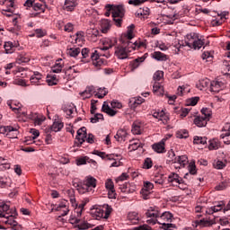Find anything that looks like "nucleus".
Listing matches in <instances>:
<instances>
[{
    "mask_svg": "<svg viewBox=\"0 0 230 230\" xmlns=\"http://www.w3.org/2000/svg\"><path fill=\"white\" fill-rule=\"evenodd\" d=\"M52 73H60L62 71V65L60 63H56L52 68H51Z\"/></svg>",
    "mask_w": 230,
    "mask_h": 230,
    "instance_id": "48",
    "label": "nucleus"
},
{
    "mask_svg": "<svg viewBox=\"0 0 230 230\" xmlns=\"http://www.w3.org/2000/svg\"><path fill=\"white\" fill-rule=\"evenodd\" d=\"M75 139L78 141L76 146H82V144L85 143V139H87V128L85 127H83L77 130Z\"/></svg>",
    "mask_w": 230,
    "mask_h": 230,
    "instance_id": "6",
    "label": "nucleus"
},
{
    "mask_svg": "<svg viewBox=\"0 0 230 230\" xmlns=\"http://www.w3.org/2000/svg\"><path fill=\"white\" fill-rule=\"evenodd\" d=\"M47 84L49 85H57L58 84V79L57 78V75H47Z\"/></svg>",
    "mask_w": 230,
    "mask_h": 230,
    "instance_id": "26",
    "label": "nucleus"
},
{
    "mask_svg": "<svg viewBox=\"0 0 230 230\" xmlns=\"http://www.w3.org/2000/svg\"><path fill=\"white\" fill-rule=\"evenodd\" d=\"M199 100H200V98L192 97V98L189 99L188 105H191V107H195V105H197V103H199Z\"/></svg>",
    "mask_w": 230,
    "mask_h": 230,
    "instance_id": "50",
    "label": "nucleus"
},
{
    "mask_svg": "<svg viewBox=\"0 0 230 230\" xmlns=\"http://www.w3.org/2000/svg\"><path fill=\"white\" fill-rule=\"evenodd\" d=\"M125 137H127V131L125 129H119L115 135V139L118 141H125Z\"/></svg>",
    "mask_w": 230,
    "mask_h": 230,
    "instance_id": "23",
    "label": "nucleus"
},
{
    "mask_svg": "<svg viewBox=\"0 0 230 230\" xmlns=\"http://www.w3.org/2000/svg\"><path fill=\"white\" fill-rule=\"evenodd\" d=\"M31 132L32 133V140L33 139H37V137H39V136H40V133L39 132L38 129L32 128L31 129Z\"/></svg>",
    "mask_w": 230,
    "mask_h": 230,
    "instance_id": "63",
    "label": "nucleus"
},
{
    "mask_svg": "<svg viewBox=\"0 0 230 230\" xmlns=\"http://www.w3.org/2000/svg\"><path fill=\"white\" fill-rule=\"evenodd\" d=\"M194 145H206L208 143V137H195L193 140Z\"/></svg>",
    "mask_w": 230,
    "mask_h": 230,
    "instance_id": "29",
    "label": "nucleus"
},
{
    "mask_svg": "<svg viewBox=\"0 0 230 230\" xmlns=\"http://www.w3.org/2000/svg\"><path fill=\"white\" fill-rule=\"evenodd\" d=\"M111 108L112 109H121V107H123V105L121 104V102H118V101H112L111 102Z\"/></svg>",
    "mask_w": 230,
    "mask_h": 230,
    "instance_id": "53",
    "label": "nucleus"
},
{
    "mask_svg": "<svg viewBox=\"0 0 230 230\" xmlns=\"http://www.w3.org/2000/svg\"><path fill=\"white\" fill-rule=\"evenodd\" d=\"M100 56H102V54L98 53V50H94V52L91 54L90 58L93 61L95 67H100V66H103L105 63V60L100 58Z\"/></svg>",
    "mask_w": 230,
    "mask_h": 230,
    "instance_id": "8",
    "label": "nucleus"
},
{
    "mask_svg": "<svg viewBox=\"0 0 230 230\" xmlns=\"http://www.w3.org/2000/svg\"><path fill=\"white\" fill-rule=\"evenodd\" d=\"M0 134H6L11 139H17V136H19V126L14 128L12 126L0 127Z\"/></svg>",
    "mask_w": 230,
    "mask_h": 230,
    "instance_id": "2",
    "label": "nucleus"
},
{
    "mask_svg": "<svg viewBox=\"0 0 230 230\" xmlns=\"http://www.w3.org/2000/svg\"><path fill=\"white\" fill-rule=\"evenodd\" d=\"M32 8L35 12H44V8H42V4L39 3L34 4Z\"/></svg>",
    "mask_w": 230,
    "mask_h": 230,
    "instance_id": "56",
    "label": "nucleus"
},
{
    "mask_svg": "<svg viewBox=\"0 0 230 230\" xmlns=\"http://www.w3.org/2000/svg\"><path fill=\"white\" fill-rule=\"evenodd\" d=\"M116 44H118V40H116L115 38L113 40H110L109 41V46H105L103 48H101V51H107V49H111V48H112L113 46H116Z\"/></svg>",
    "mask_w": 230,
    "mask_h": 230,
    "instance_id": "37",
    "label": "nucleus"
},
{
    "mask_svg": "<svg viewBox=\"0 0 230 230\" xmlns=\"http://www.w3.org/2000/svg\"><path fill=\"white\" fill-rule=\"evenodd\" d=\"M188 170H189L190 175H197V166L195 165V162H191L188 165Z\"/></svg>",
    "mask_w": 230,
    "mask_h": 230,
    "instance_id": "38",
    "label": "nucleus"
},
{
    "mask_svg": "<svg viewBox=\"0 0 230 230\" xmlns=\"http://www.w3.org/2000/svg\"><path fill=\"white\" fill-rule=\"evenodd\" d=\"M168 139V137L162 139L161 142L154 144L152 146V148L156 154H164L165 148H164V142Z\"/></svg>",
    "mask_w": 230,
    "mask_h": 230,
    "instance_id": "9",
    "label": "nucleus"
},
{
    "mask_svg": "<svg viewBox=\"0 0 230 230\" xmlns=\"http://www.w3.org/2000/svg\"><path fill=\"white\" fill-rule=\"evenodd\" d=\"M208 121H209V119H207L206 117L198 116L194 119V125L197 127H206L208 125Z\"/></svg>",
    "mask_w": 230,
    "mask_h": 230,
    "instance_id": "12",
    "label": "nucleus"
},
{
    "mask_svg": "<svg viewBox=\"0 0 230 230\" xmlns=\"http://www.w3.org/2000/svg\"><path fill=\"white\" fill-rule=\"evenodd\" d=\"M39 80H42V74L34 72V75L31 76V82L32 84H37Z\"/></svg>",
    "mask_w": 230,
    "mask_h": 230,
    "instance_id": "33",
    "label": "nucleus"
},
{
    "mask_svg": "<svg viewBox=\"0 0 230 230\" xmlns=\"http://www.w3.org/2000/svg\"><path fill=\"white\" fill-rule=\"evenodd\" d=\"M146 217L147 218H151L147 220V224H153V226H155V224H158L159 222L157 218H159L160 214H159V211L151 209L146 211Z\"/></svg>",
    "mask_w": 230,
    "mask_h": 230,
    "instance_id": "5",
    "label": "nucleus"
},
{
    "mask_svg": "<svg viewBox=\"0 0 230 230\" xmlns=\"http://www.w3.org/2000/svg\"><path fill=\"white\" fill-rule=\"evenodd\" d=\"M119 190L122 193H134V191H136V189L131 187L130 183H123L119 185Z\"/></svg>",
    "mask_w": 230,
    "mask_h": 230,
    "instance_id": "15",
    "label": "nucleus"
},
{
    "mask_svg": "<svg viewBox=\"0 0 230 230\" xmlns=\"http://www.w3.org/2000/svg\"><path fill=\"white\" fill-rule=\"evenodd\" d=\"M189 137H190V134L186 129H181L176 132V137H178L179 139H186Z\"/></svg>",
    "mask_w": 230,
    "mask_h": 230,
    "instance_id": "31",
    "label": "nucleus"
},
{
    "mask_svg": "<svg viewBox=\"0 0 230 230\" xmlns=\"http://www.w3.org/2000/svg\"><path fill=\"white\" fill-rule=\"evenodd\" d=\"M128 44V48L130 49H136V48L139 49V42L135 41L134 43H132V41L128 40L127 41Z\"/></svg>",
    "mask_w": 230,
    "mask_h": 230,
    "instance_id": "51",
    "label": "nucleus"
},
{
    "mask_svg": "<svg viewBox=\"0 0 230 230\" xmlns=\"http://www.w3.org/2000/svg\"><path fill=\"white\" fill-rule=\"evenodd\" d=\"M134 230H152V227L144 225V226H140L138 227H135Z\"/></svg>",
    "mask_w": 230,
    "mask_h": 230,
    "instance_id": "64",
    "label": "nucleus"
},
{
    "mask_svg": "<svg viewBox=\"0 0 230 230\" xmlns=\"http://www.w3.org/2000/svg\"><path fill=\"white\" fill-rule=\"evenodd\" d=\"M13 0H4L3 4H5L7 6L6 9H4L3 12H7L8 13H13Z\"/></svg>",
    "mask_w": 230,
    "mask_h": 230,
    "instance_id": "20",
    "label": "nucleus"
},
{
    "mask_svg": "<svg viewBox=\"0 0 230 230\" xmlns=\"http://www.w3.org/2000/svg\"><path fill=\"white\" fill-rule=\"evenodd\" d=\"M145 102V99L143 97H139L137 99H132L129 101V107L130 109H136L137 105H141Z\"/></svg>",
    "mask_w": 230,
    "mask_h": 230,
    "instance_id": "22",
    "label": "nucleus"
},
{
    "mask_svg": "<svg viewBox=\"0 0 230 230\" xmlns=\"http://www.w3.org/2000/svg\"><path fill=\"white\" fill-rule=\"evenodd\" d=\"M152 166H153L152 158H148V157L146 158L144 161L143 168H145L146 170H150Z\"/></svg>",
    "mask_w": 230,
    "mask_h": 230,
    "instance_id": "40",
    "label": "nucleus"
},
{
    "mask_svg": "<svg viewBox=\"0 0 230 230\" xmlns=\"http://www.w3.org/2000/svg\"><path fill=\"white\" fill-rule=\"evenodd\" d=\"M176 163H179L181 166H186V164L188 163V156L187 155L178 156L176 159Z\"/></svg>",
    "mask_w": 230,
    "mask_h": 230,
    "instance_id": "36",
    "label": "nucleus"
},
{
    "mask_svg": "<svg viewBox=\"0 0 230 230\" xmlns=\"http://www.w3.org/2000/svg\"><path fill=\"white\" fill-rule=\"evenodd\" d=\"M154 190V183L150 181H146L144 187L141 190L140 193L145 200H148V196L152 193Z\"/></svg>",
    "mask_w": 230,
    "mask_h": 230,
    "instance_id": "7",
    "label": "nucleus"
},
{
    "mask_svg": "<svg viewBox=\"0 0 230 230\" xmlns=\"http://www.w3.org/2000/svg\"><path fill=\"white\" fill-rule=\"evenodd\" d=\"M179 174L173 172L172 174L169 175V182H177L179 181Z\"/></svg>",
    "mask_w": 230,
    "mask_h": 230,
    "instance_id": "52",
    "label": "nucleus"
},
{
    "mask_svg": "<svg viewBox=\"0 0 230 230\" xmlns=\"http://www.w3.org/2000/svg\"><path fill=\"white\" fill-rule=\"evenodd\" d=\"M4 48L6 53H13L15 49V45L12 41H7L4 43Z\"/></svg>",
    "mask_w": 230,
    "mask_h": 230,
    "instance_id": "28",
    "label": "nucleus"
},
{
    "mask_svg": "<svg viewBox=\"0 0 230 230\" xmlns=\"http://www.w3.org/2000/svg\"><path fill=\"white\" fill-rule=\"evenodd\" d=\"M153 58H155V60H158L161 62H164L168 60V57L165 54H163L162 52H159V51L154 52Z\"/></svg>",
    "mask_w": 230,
    "mask_h": 230,
    "instance_id": "21",
    "label": "nucleus"
},
{
    "mask_svg": "<svg viewBox=\"0 0 230 230\" xmlns=\"http://www.w3.org/2000/svg\"><path fill=\"white\" fill-rule=\"evenodd\" d=\"M227 188V183L226 182H221L217 186H216V190L217 191H222L223 190H226Z\"/></svg>",
    "mask_w": 230,
    "mask_h": 230,
    "instance_id": "57",
    "label": "nucleus"
},
{
    "mask_svg": "<svg viewBox=\"0 0 230 230\" xmlns=\"http://www.w3.org/2000/svg\"><path fill=\"white\" fill-rule=\"evenodd\" d=\"M213 166L217 170H222L223 168H226V164L220 160H217L213 163Z\"/></svg>",
    "mask_w": 230,
    "mask_h": 230,
    "instance_id": "41",
    "label": "nucleus"
},
{
    "mask_svg": "<svg viewBox=\"0 0 230 230\" xmlns=\"http://www.w3.org/2000/svg\"><path fill=\"white\" fill-rule=\"evenodd\" d=\"M168 154L169 163H177V157H175V152H173V149H171Z\"/></svg>",
    "mask_w": 230,
    "mask_h": 230,
    "instance_id": "44",
    "label": "nucleus"
},
{
    "mask_svg": "<svg viewBox=\"0 0 230 230\" xmlns=\"http://www.w3.org/2000/svg\"><path fill=\"white\" fill-rule=\"evenodd\" d=\"M35 33L37 34L38 39H40L41 37H44L46 35V32H44L42 29H37L35 31Z\"/></svg>",
    "mask_w": 230,
    "mask_h": 230,
    "instance_id": "61",
    "label": "nucleus"
},
{
    "mask_svg": "<svg viewBox=\"0 0 230 230\" xmlns=\"http://www.w3.org/2000/svg\"><path fill=\"white\" fill-rule=\"evenodd\" d=\"M84 184L88 188H96V180L93 176L86 177V181H84Z\"/></svg>",
    "mask_w": 230,
    "mask_h": 230,
    "instance_id": "24",
    "label": "nucleus"
},
{
    "mask_svg": "<svg viewBox=\"0 0 230 230\" xmlns=\"http://www.w3.org/2000/svg\"><path fill=\"white\" fill-rule=\"evenodd\" d=\"M195 224H196V227L197 226H202V227H206V226H211L213 222L203 218V219L195 221Z\"/></svg>",
    "mask_w": 230,
    "mask_h": 230,
    "instance_id": "34",
    "label": "nucleus"
},
{
    "mask_svg": "<svg viewBox=\"0 0 230 230\" xmlns=\"http://www.w3.org/2000/svg\"><path fill=\"white\" fill-rule=\"evenodd\" d=\"M128 4H133L134 6H139V4H143V3H145V1H141V0H128Z\"/></svg>",
    "mask_w": 230,
    "mask_h": 230,
    "instance_id": "58",
    "label": "nucleus"
},
{
    "mask_svg": "<svg viewBox=\"0 0 230 230\" xmlns=\"http://www.w3.org/2000/svg\"><path fill=\"white\" fill-rule=\"evenodd\" d=\"M103 213H104L103 209L96 208L93 215L96 217V219L98 220L99 218H103Z\"/></svg>",
    "mask_w": 230,
    "mask_h": 230,
    "instance_id": "49",
    "label": "nucleus"
},
{
    "mask_svg": "<svg viewBox=\"0 0 230 230\" xmlns=\"http://www.w3.org/2000/svg\"><path fill=\"white\" fill-rule=\"evenodd\" d=\"M201 114H203V118H207V119H209V118H211V110H209V108H203L201 110Z\"/></svg>",
    "mask_w": 230,
    "mask_h": 230,
    "instance_id": "42",
    "label": "nucleus"
},
{
    "mask_svg": "<svg viewBox=\"0 0 230 230\" xmlns=\"http://www.w3.org/2000/svg\"><path fill=\"white\" fill-rule=\"evenodd\" d=\"M111 30V22L108 19H104L101 22V31L102 33H108Z\"/></svg>",
    "mask_w": 230,
    "mask_h": 230,
    "instance_id": "17",
    "label": "nucleus"
},
{
    "mask_svg": "<svg viewBox=\"0 0 230 230\" xmlns=\"http://www.w3.org/2000/svg\"><path fill=\"white\" fill-rule=\"evenodd\" d=\"M164 76V72L163 71H156L153 76V80H155V82H159L161 81V79Z\"/></svg>",
    "mask_w": 230,
    "mask_h": 230,
    "instance_id": "39",
    "label": "nucleus"
},
{
    "mask_svg": "<svg viewBox=\"0 0 230 230\" xmlns=\"http://www.w3.org/2000/svg\"><path fill=\"white\" fill-rule=\"evenodd\" d=\"M139 146H141V148H143V145L139 144V143H133L129 146V150H137L139 148Z\"/></svg>",
    "mask_w": 230,
    "mask_h": 230,
    "instance_id": "59",
    "label": "nucleus"
},
{
    "mask_svg": "<svg viewBox=\"0 0 230 230\" xmlns=\"http://www.w3.org/2000/svg\"><path fill=\"white\" fill-rule=\"evenodd\" d=\"M220 148V143L217 140H210L208 145L209 150H218Z\"/></svg>",
    "mask_w": 230,
    "mask_h": 230,
    "instance_id": "35",
    "label": "nucleus"
},
{
    "mask_svg": "<svg viewBox=\"0 0 230 230\" xmlns=\"http://www.w3.org/2000/svg\"><path fill=\"white\" fill-rule=\"evenodd\" d=\"M224 85L223 82L213 81L210 84V91L212 93H220V88Z\"/></svg>",
    "mask_w": 230,
    "mask_h": 230,
    "instance_id": "16",
    "label": "nucleus"
},
{
    "mask_svg": "<svg viewBox=\"0 0 230 230\" xmlns=\"http://www.w3.org/2000/svg\"><path fill=\"white\" fill-rule=\"evenodd\" d=\"M5 170H10V164L6 162V159L0 156V171L5 172Z\"/></svg>",
    "mask_w": 230,
    "mask_h": 230,
    "instance_id": "27",
    "label": "nucleus"
},
{
    "mask_svg": "<svg viewBox=\"0 0 230 230\" xmlns=\"http://www.w3.org/2000/svg\"><path fill=\"white\" fill-rule=\"evenodd\" d=\"M81 54H82L83 58H88V57H89V49H87V48L83 49L82 51H81Z\"/></svg>",
    "mask_w": 230,
    "mask_h": 230,
    "instance_id": "62",
    "label": "nucleus"
},
{
    "mask_svg": "<svg viewBox=\"0 0 230 230\" xmlns=\"http://www.w3.org/2000/svg\"><path fill=\"white\" fill-rule=\"evenodd\" d=\"M106 190H114V182L112 180H108L105 183Z\"/></svg>",
    "mask_w": 230,
    "mask_h": 230,
    "instance_id": "54",
    "label": "nucleus"
},
{
    "mask_svg": "<svg viewBox=\"0 0 230 230\" xmlns=\"http://www.w3.org/2000/svg\"><path fill=\"white\" fill-rule=\"evenodd\" d=\"M128 52H130V49H128V47H115V55L120 60H125V58H128Z\"/></svg>",
    "mask_w": 230,
    "mask_h": 230,
    "instance_id": "4",
    "label": "nucleus"
},
{
    "mask_svg": "<svg viewBox=\"0 0 230 230\" xmlns=\"http://www.w3.org/2000/svg\"><path fill=\"white\" fill-rule=\"evenodd\" d=\"M160 220H164V222H172V218H173V215L170 212H164L161 216H159Z\"/></svg>",
    "mask_w": 230,
    "mask_h": 230,
    "instance_id": "30",
    "label": "nucleus"
},
{
    "mask_svg": "<svg viewBox=\"0 0 230 230\" xmlns=\"http://www.w3.org/2000/svg\"><path fill=\"white\" fill-rule=\"evenodd\" d=\"M107 102H104L102 107V111L105 112L106 114H108V116H116V114H118V111H114L112 108H111V106H109V104H106Z\"/></svg>",
    "mask_w": 230,
    "mask_h": 230,
    "instance_id": "13",
    "label": "nucleus"
},
{
    "mask_svg": "<svg viewBox=\"0 0 230 230\" xmlns=\"http://www.w3.org/2000/svg\"><path fill=\"white\" fill-rule=\"evenodd\" d=\"M76 0H66L65 1V10L67 12H73L76 6Z\"/></svg>",
    "mask_w": 230,
    "mask_h": 230,
    "instance_id": "18",
    "label": "nucleus"
},
{
    "mask_svg": "<svg viewBox=\"0 0 230 230\" xmlns=\"http://www.w3.org/2000/svg\"><path fill=\"white\" fill-rule=\"evenodd\" d=\"M105 8H110L111 10L112 17H125V6L123 4L114 5L108 4Z\"/></svg>",
    "mask_w": 230,
    "mask_h": 230,
    "instance_id": "3",
    "label": "nucleus"
},
{
    "mask_svg": "<svg viewBox=\"0 0 230 230\" xmlns=\"http://www.w3.org/2000/svg\"><path fill=\"white\" fill-rule=\"evenodd\" d=\"M64 128V123L56 121L52 124V126L49 128H46L47 132H60Z\"/></svg>",
    "mask_w": 230,
    "mask_h": 230,
    "instance_id": "11",
    "label": "nucleus"
},
{
    "mask_svg": "<svg viewBox=\"0 0 230 230\" xmlns=\"http://www.w3.org/2000/svg\"><path fill=\"white\" fill-rule=\"evenodd\" d=\"M221 137L224 139L225 145H230V131H226L225 134H222Z\"/></svg>",
    "mask_w": 230,
    "mask_h": 230,
    "instance_id": "43",
    "label": "nucleus"
},
{
    "mask_svg": "<svg viewBox=\"0 0 230 230\" xmlns=\"http://www.w3.org/2000/svg\"><path fill=\"white\" fill-rule=\"evenodd\" d=\"M224 208V203H218L215 205L214 207H211L207 210V213L208 215H213V213H218V211H222V208Z\"/></svg>",
    "mask_w": 230,
    "mask_h": 230,
    "instance_id": "19",
    "label": "nucleus"
},
{
    "mask_svg": "<svg viewBox=\"0 0 230 230\" xmlns=\"http://www.w3.org/2000/svg\"><path fill=\"white\" fill-rule=\"evenodd\" d=\"M10 209V206H8L6 203L0 202V212H7Z\"/></svg>",
    "mask_w": 230,
    "mask_h": 230,
    "instance_id": "55",
    "label": "nucleus"
},
{
    "mask_svg": "<svg viewBox=\"0 0 230 230\" xmlns=\"http://www.w3.org/2000/svg\"><path fill=\"white\" fill-rule=\"evenodd\" d=\"M146 55L147 54H145L144 56L137 58L130 62L129 66H131V71L137 69V67H139L140 64L145 62V60H146Z\"/></svg>",
    "mask_w": 230,
    "mask_h": 230,
    "instance_id": "10",
    "label": "nucleus"
},
{
    "mask_svg": "<svg viewBox=\"0 0 230 230\" xmlns=\"http://www.w3.org/2000/svg\"><path fill=\"white\" fill-rule=\"evenodd\" d=\"M186 46L192 49H200L204 46L202 40L199 39V34L191 32L187 35V40L185 41Z\"/></svg>",
    "mask_w": 230,
    "mask_h": 230,
    "instance_id": "1",
    "label": "nucleus"
},
{
    "mask_svg": "<svg viewBox=\"0 0 230 230\" xmlns=\"http://www.w3.org/2000/svg\"><path fill=\"white\" fill-rule=\"evenodd\" d=\"M128 220L131 222V224H137V220H139V217L137 212H129L128 214Z\"/></svg>",
    "mask_w": 230,
    "mask_h": 230,
    "instance_id": "25",
    "label": "nucleus"
},
{
    "mask_svg": "<svg viewBox=\"0 0 230 230\" xmlns=\"http://www.w3.org/2000/svg\"><path fill=\"white\" fill-rule=\"evenodd\" d=\"M80 48L70 49H68V55H70L71 57H78V55H80Z\"/></svg>",
    "mask_w": 230,
    "mask_h": 230,
    "instance_id": "45",
    "label": "nucleus"
},
{
    "mask_svg": "<svg viewBox=\"0 0 230 230\" xmlns=\"http://www.w3.org/2000/svg\"><path fill=\"white\" fill-rule=\"evenodd\" d=\"M113 21L116 24V26H118L119 28L121 26V22L123 21V17H112Z\"/></svg>",
    "mask_w": 230,
    "mask_h": 230,
    "instance_id": "60",
    "label": "nucleus"
},
{
    "mask_svg": "<svg viewBox=\"0 0 230 230\" xmlns=\"http://www.w3.org/2000/svg\"><path fill=\"white\" fill-rule=\"evenodd\" d=\"M131 132L136 136H139V134H141V127L137 124H133Z\"/></svg>",
    "mask_w": 230,
    "mask_h": 230,
    "instance_id": "46",
    "label": "nucleus"
},
{
    "mask_svg": "<svg viewBox=\"0 0 230 230\" xmlns=\"http://www.w3.org/2000/svg\"><path fill=\"white\" fill-rule=\"evenodd\" d=\"M93 92L94 86H88L84 92L80 93V95L83 97V100H87V98H91L93 96Z\"/></svg>",
    "mask_w": 230,
    "mask_h": 230,
    "instance_id": "14",
    "label": "nucleus"
},
{
    "mask_svg": "<svg viewBox=\"0 0 230 230\" xmlns=\"http://www.w3.org/2000/svg\"><path fill=\"white\" fill-rule=\"evenodd\" d=\"M153 93H155V94H163L164 93L163 85H161V84L159 83L155 84L153 86Z\"/></svg>",
    "mask_w": 230,
    "mask_h": 230,
    "instance_id": "32",
    "label": "nucleus"
},
{
    "mask_svg": "<svg viewBox=\"0 0 230 230\" xmlns=\"http://www.w3.org/2000/svg\"><path fill=\"white\" fill-rule=\"evenodd\" d=\"M77 191H79V193L84 195V193H87V191H89V188L85 183H84L80 185V187L77 189Z\"/></svg>",
    "mask_w": 230,
    "mask_h": 230,
    "instance_id": "47",
    "label": "nucleus"
}]
</instances>
